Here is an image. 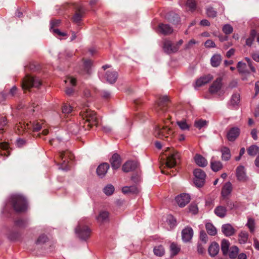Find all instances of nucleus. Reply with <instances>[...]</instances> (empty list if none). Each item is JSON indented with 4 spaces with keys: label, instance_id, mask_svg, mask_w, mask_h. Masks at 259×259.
I'll list each match as a JSON object with an SVG mask.
<instances>
[{
    "label": "nucleus",
    "instance_id": "f257e3e1",
    "mask_svg": "<svg viewBox=\"0 0 259 259\" xmlns=\"http://www.w3.org/2000/svg\"><path fill=\"white\" fill-rule=\"evenodd\" d=\"M80 116L82 121H80L79 124L84 131L89 130L93 125H98L99 121L96 113L90 109L88 107H82L80 112Z\"/></svg>",
    "mask_w": 259,
    "mask_h": 259
},
{
    "label": "nucleus",
    "instance_id": "f03ea898",
    "mask_svg": "<svg viewBox=\"0 0 259 259\" xmlns=\"http://www.w3.org/2000/svg\"><path fill=\"white\" fill-rule=\"evenodd\" d=\"M11 203L15 211L23 212L26 210L27 202L21 195H14L11 197Z\"/></svg>",
    "mask_w": 259,
    "mask_h": 259
},
{
    "label": "nucleus",
    "instance_id": "7ed1b4c3",
    "mask_svg": "<svg viewBox=\"0 0 259 259\" xmlns=\"http://www.w3.org/2000/svg\"><path fill=\"white\" fill-rule=\"evenodd\" d=\"M41 85V82L38 77L29 75L25 76L22 82V87L24 91L29 90L32 87L38 88Z\"/></svg>",
    "mask_w": 259,
    "mask_h": 259
},
{
    "label": "nucleus",
    "instance_id": "20e7f679",
    "mask_svg": "<svg viewBox=\"0 0 259 259\" xmlns=\"http://www.w3.org/2000/svg\"><path fill=\"white\" fill-rule=\"evenodd\" d=\"M75 233L79 238L86 240L91 235V230L87 225H84L82 221H80L75 230Z\"/></svg>",
    "mask_w": 259,
    "mask_h": 259
},
{
    "label": "nucleus",
    "instance_id": "39448f33",
    "mask_svg": "<svg viewBox=\"0 0 259 259\" xmlns=\"http://www.w3.org/2000/svg\"><path fill=\"white\" fill-rule=\"evenodd\" d=\"M172 133V130L167 126H157L154 131L155 137L162 139H166L167 141L171 139Z\"/></svg>",
    "mask_w": 259,
    "mask_h": 259
},
{
    "label": "nucleus",
    "instance_id": "423d86ee",
    "mask_svg": "<svg viewBox=\"0 0 259 259\" xmlns=\"http://www.w3.org/2000/svg\"><path fill=\"white\" fill-rule=\"evenodd\" d=\"M194 175L195 185L198 187H202L205 182L206 174L205 172L200 168H197L194 170Z\"/></svg>",
    "mask_w": 259,
    "mask_h": 259
},
{
    "label": "nucleus",
    "instance_id": "0eeeda50",
    "mask_svg": "<svg viewBox=\"0 0 259 259\" xmlns=\"http://www.w3.org/2000/svg\"><path fill=\"white\" fill-rule=\"evenodd\" d=\"M180 154L177 151L172 150V151L167 156L166 165L168 167H174L180 160Z\"/></svg>",
    "mask_w": 259,
    "mask_h": 259
},
{
    "label": "nucleus",
    "instance_id": "6e6552de",
    "mask_svg": "<svg viewBox=\"0 0 259 259\" xmlns=\"http://www.w3.org/2000/svg\"><path fill=\"white\" fill-rule=\"evenodd\" d=\"M163 50L167 54H171L177 53L178 51V48L175 44L168 39H165L163 42Z\"/></svg>",
    "mask_w": 259,
    "mask_h": 259
},
{
    "label": "nucleus",
    "instance_id": "1a4fd4ad",
    "mask_svg": "<svg viewBox=\"0 0 259 259\" xmlns=\"http://www.w3.org/2000/svg\"><path fill=\"white\" fill-rule=\"evenodd\" d=\"M190 200V196L189 194L183 193L176 197V201L181 207H184Z\"/></svg>",
    "mask_w": 259,
    "mask_h": 259
},
{
    "label": "nucleus",
    "instance_id": "9d476101",
    "mask_svg": "<svg viewBox=\"0 0 259 259\" xmlns=\"http://www.w3.org/2000/svg\"><path fill=\"white\" fill-rule=\"evenodd\" d=\"M193 236V230L190 227L187 226L182 231V238L184 242H189Z\"/></svg>",
    "mask_w": 259,
    "mask_h": 259
},
{
    "label": "nucleus",
    "instance_id": "9b49d317",
    "mask_svg": "<svg viewBox=\"0 0 259 259\" xmlns=\"http://www.w3.org/2000/svg\"><path fill=\"white\" fill-rule=\"evenodd\" d=\"M44 123H42L41 121H36L32 123H30V124H27L26 125H24L23 126H21L22 130L24 129L25 130H31L33 132H38L42 127H45V126H43Z\"/></svg>",
    "mask_w": 259,
    "mask_h": 259
},
{
    "label": "nucleus",
    "instance_id": "f8f14e48",
    "mask_svg": "<svg viewBox=\"0 0 259 259\" xmlns=\"http://www.w3.org/2000/svg\"><path fill=\"white\" fill-rule=\"evenodd\" d=\"M213 79V76L211 74H207L202 76L198 79L195 82L194 88L197 89V88L202 87V85L207 83Z\"/></svg>",
    "mask_w": 259,
    "mask_h": 259
},
{
    "label": "nucleus",
    "instance_id": "ddd939ff",
    "mask_svg": "<svg viewBox=\"0 0 259 259\" xmlns=\"http://www.w3.org/2000/svg\"><path fill=\"white\" fill-rule=\"evenodd\" d=\"M236 176L238 181L245 182L247 180L245 168L242 165L238 166L236 169Z\"/></svg>",
    "mask_w": 259,
    "mask_h": 259
},
{
    "label": "nucleus",
    "instance_id": "4468645a",
    "mask_svg": "<svg viewBox=\"0 0 259 259\" xmlns=\"http://www.w3.org/2000/svg\"><path fill=\"white\" fill-rule=\"evenodd\" d=\"M222 86V78H217L210 86L209 91L211 94H215L221 90Z\"/></svg>",
    "mask_w": 259,
    "mask_h": 259
},
{
    "label": "nucleus",
    "instance_id": "2eb2a0df",
    "mask_svg": "<svg viewBox=\"0 0 259 259\" xmlns=\"http://www.w3.org/2000/svg\"><path fill=\"white\" fill-rule=\"evenodd\" d=\"M158 30L161 34L167 35L172 33L174 29L169 24L160 23L158 25Z\"/></svg>",
    "mask_w": 259,
    "mask_h": 259
},
{
    "label": "nucleus",
    "instance_id": "dca6fc26",
    "mask_svg": "<svg viewBox=\"0 0 259 259\" xmlns=\"http://www.w3.org/2000/svg\"><path fill=\"white\" fill-rule=\"evenodd\" d=\"M240 129L237 127L231 128L228 132L227 137L229 141H234L239 136Z\"/></svg>",
    "mask_w": 259,
    "mask_h": 259
},
{
    "label": "nucleus",
    "instance_id": "f3484780",
    "mask_svg": "<svg viewBox=\"0 0 259 259\" xmlns=\"http://www.w3.org/2000/svg\"><path fill=\"white\" fill-rule=\"evenodd\" d=\"M138 163L135 161H128L125 162L122 166V169L123 171L127 172L133 171L138 167Z\"/></svg>",
    "mask_w": 259,
    "mask_h": 259
},
{
    "label": "nucleus",
    "instance_id": "a211bd4d",
    "mask_svg": "<svg viewBox=\"0 0 259 259\" xmlns=\"http://www.w3.org/2000/svg\"><path fill=\"white\" fill-rule=\"evenodd\" d=\"M110 162L113 169H117L119 168L121 163L119 155L117 153L114 154L110 159Z\"/></svg>",
    "mask_w": 259,
    "mask_h": 259
},
{
    "label": "nucleus",
    "instance_id": "6ab92c4d",
    "mask_svg": "<svg viewBox=\"0 0 259 259\" xmlns=\"http://www.w3.org/2000/svg\"><path fill=\"white\" fill-rule=\"evenodd\" d=\"M168 101L167 96H164L159 99L156 105V110H161L162 112L166 111V103Z\"/></svg>",
    "mask_w": 259,
    "mask_h": 259
},
{
    "label": "nucleus",
    "instance_id": "aec40b11",
    "mask_svg": "<svg viewBox=\"0 0 259 259\" xmlns=\"http://www.w3.org/2000/svg\"><path fill=\"white\" fill-rule=\"evenodd\" d=\"M109 168V164L107 163H103L98 166L97 168V174L101 178L104 177Z\"/></svg>",
    "mask_w": 259,
    "mask_h": 259
},
{
    "label": "nucleus",
    "instance_id": "412c9836",
    "mask_svg": "<svg viewBox=\"0 0 259 259\" xmlns=\"http://www.w3.org/2000/svg\"><path fill=\"white\" fill-rule=\"evenodd\" d=\"M222 232L227 237L232 236L235 233V229L229 224H226L222 225Z\"/></svg>",
    "mask_w": 259,
    "mask_h": 259
},
{
    "label": "nucleus",
    "instance_id": "4be33fe9",
    "mask_svg": "<svg viewBox=\"0 0 259 259\" xmlns=\"http://www.w3.org/2000/svg\"><path fill=\"white\" fill-rule=\"evenodd\" d=\"M232 191V185L231 182L226 183L222 189L221 195L225 198L229 195Z\"/></svg>",
    "mask_w": 259,
    "mask_h": 259
},
{
    "label": "nucleus",
    "instance_id": "5701e85b",
    "mask_svg": "<svg viewBox=\"0 0 259 259\" xmlns=\"http://www.w3.org/2000/svg\"><path fill=\"white\" fill-rule=\"evenodd\" d=\"M227 208L223 205H218L214 209L215 214L220 218H224L227 215Z\"/></svg>",
    "mask_w": 259,
    "mask_h": 259
},
{
    "label": "nucleus",
    "instance_id": "b1692460",
    "mask_svg": "<svg viewBox=\"0 0 259 259\" xmlns=\"http://www.w3.org/2000/svg\"><path fill=\"white\" fill-rule=\"evenodd\" d=\"M118 73L114 71H108L106 73L105 77L107 82L114 83L117 80Z\"/></svg>",
    "mask_w": 259,
    "mask_h": 259
},
{
    "label": "nucleus",
    "instance_id": "393cba45",
    "mask_svg": "<svg viewBox=\"0 0 259 259\" xmlns=\"http://www.w3.org/2000/svg\"><path fill=\"white\" fill-rule=\"evenodd\" d=\"M220 250V246L218 243L212 242L208 248V253L211 257H214L218 254Z\"/></svg>",
    "mask_w": 259,
    "mask_h": 259
},
{
    "label": "nucleus",
    "instance_id": "a878e982",
    "mask_svg": "<svg viewBox=\"0 0 259 259\" xmlns=\"http://www.w3.org/2000/svg\"><path fill=\"white\" fill-rule=\"evenodd\" d=\"M109 213L105 210L101 211L99 215L97 217L96 219L98 222L104 223L109 221Z\"/></svg>",
    "mask_w": 259,
    "mask_h": 259
},
{
    "label": "nucleus",
    "instance_id": "bb28decb",
    "mask_svg": "<svg viewBox=\"0 0 259 259\" xmlns=\"http://www.w3.org/2000/svg\"><path fill=\"white\" fill-rule=\"evenodd\" d=\"M222 153V159L224 161H228L231 158L230 150L226 146H223L221 149Z\"/></svg>",
    "mask_w": 259,
    "mask_h": 259
},
{
    "label": "nucleus",
    "instance_id": "cd10ccee",
    "mask_svg": "<svg viewBox=\"0 0 259 259\" xmlns=\"http://www.w3.org/2000/svg\"><path fill=\"white\" fill-rule=\"evenodd\" d=\"M83 130L82 126L80 125L79 126L77 124L73 123H71L68 125V130L69 132L71 133L72 134L76 135L80 131H81Z\"/></svg>",
    "mask_w": 259,
    "mask_h": 259
},
{
    "label": "nucleus",
    "instance_id": "c85d7f7f",
    "mask_svg": "<svg viewBox=\"0 0 259 259\" xmlns=\"http://www.w3.org/2000/svg\"><path fill=\"white\" fill-rule=\"evenodd\" d=\"M194 159L195 162L199 166L205 167L207 165V160L200 154H196Z\"/></svg>",
    "mask_w": 259,
    "mask_h": 259
},
{
    "label": "nucleus",
    "instance_id": "c756f323",
    "mask_svg": "<svg viewBox=\"0 0 259 259\" xmlns=\"http://www.w3.org/2000/svg\"><path fill=\"white\" fill-rule=\"evenodd\" d=\"M222 61V57L220 54H214L210 59L211 65L213 67H218Z\"/></svg>",
    "mask_w": 259,
    "mask_h": 259
},
{
    "label": "nucleus",
    "instance_id": "7c9ffc66",
    "mask_svg": "<svg viewBox=\"0 0 259 259\" xmlns=\"http://www.w3.org/2000/svg\"><path fill=\"white\" fill-rule=\"evenodd\" d=\"M122 191L124 194H128V193H132V194H136L138 193L139 190L138 187L135 186H131L130 187L125 186L123 187L122 189Z\"/></svg>",
    "mask_w": 259,
    "mask_h": 259
},
{
    "label": "nucleus",
    "instance_id": "2f4dec72",
    "mask_svg": "<svg viewBox=\"0 0 259 259\" xmlns=\"http://www.w3.org/2000/svg\"><path fill=\"white\" fill-rule=\"evenodd\" d=\"M210 165L212 170L215 172L218 171L223 167V165L221 161H215L212 159L210 161Z\"/></svg>",
    "mask_w": 259,
    "mask_h": 259
},
{
    "label": "nucleus",
    "instance_id": "473e14b6",
    "mask_svg": "<svg viewBox=\"0 0 259 259\" xmlns=\"http://www.w3.org/2000/svg\"><path fill=\"white\" fill-rule=\"evenodd\" d=\"M205 229L207 233L211 236H214L217 233L216 228L210 223L205 224Z\"/></svg>",
    "mask_w": 259,
    "mask_h": 259
},
{
    "label": "nucleus",
    "instance_id": "72a5a7b5",
    "mask_svg": "<svg viewBox=\"0 0 259 259\" xmlns=\"http://www.w3.org/2000/svg\"><path fill=\"white\" fill-rule=\"evenodd\" d=\"M257 32L254 29H252L250 32L249 37L246 39L245 45L251 47L256 36Z\"/></svg>",
    "mask_w": 259,
    "mask_h": 259
},
{
    "label": "nucleus",
    "instance_id": "f704fd0d",
    "mask_svg": "<svg viewBox=\"0 0 259 259\" xmlns=\"http://www.w3.org/2000/svg\"><path fill=\"white\" fill-rule=\"evenodd\" d=\"M239 253V248L236 246H232L230 247L228 254L231 259L235 258Z\"/></svg>",
    "mask_w": 259,
    "mask_h": 259
},
{
    "label": "nucleus",
    "instance_id": "c9c22d12",
    "mask_svg": "<svg viewBox=\"0 0 259 259\" xmlns=\"http://www.w3.org/2000/svg\"><path fill=\"white\" fill-rule=\"evenodd\" d=\"M230 242L228 240L223 239L221 243V250L223 254L224 255L228 254V251L229 250Z\"/></svg>",
    "mask_w": 259,
    "mask_h": 259
},
{
    "label": "nucleus",
    "instance_id": "e433bc0d",
    "mask_svg": "<svg viewBox=\"0 0 259 259\" xmlns=\"http://www.w3.org/2000/svg\"><path fill=\"white\" fill-rule=\"evenodd\" d=\"M248 239V234L245 231H241L238 235V241L240 244H245Z\"/></svg>",
    "mask_w": 259,
    "mask_h": 259
},
{
    "label": "nucleus",
    "instance_id": "4c0bfd02",
    "mask_svg": "<svg viewBox=\"0 0 259 259\" xmlns=\"http://www.w3.org/2000/svg\"><path fill=\"white\" fill-rule=\"evenodd\" d=\"M247 152L249 156H254L259 152V147L255 145H251L247 148Z\"/></svg>",
    "mask_w": 259,
    "mask_h": 259
},
{
    "label": "nucleus",
    "instance_id": "58836bf2",
    "mask_svg": "<svg viewBox=\"0 0 259 259\" xmlns=\"http://www.w3.org/2000/svg\"><path fill=\"white\" fill-rule=\"evenodd\" d=\"M240 95L238 93L234 94L230 100V105L235 107L237 106L240 102Z\"/></svg>",
    "mask_w": 259,
    "mask_h": 259
},
{
    "label": "nucleus",
    "instance_id": "ea45409f",
    "mask_svg": "<svg viewBox=\"0 0 259 259\" xmlns=\"http://www.w3.org/2000/svg\"><path fill=\"white\" fill-rule=\"evenodd\" d=\"M237 69L239 72L244 74H248L250 72L247 69V65L245 63L239 62L237 64Z\"/></svg>",
    "mask_w": 259,
    "mask_h": 259
},
{
    "label": "nucleus",
    "instance_id": "a19ab883",
    "mask_svg": "<svg viewBox=\"0 0 259 259\" xmlns=\"http://www.w3.org/2000/svg\"><path fill=\"white\" fill-rule=\"evenodd\" d=\"M92 65V62L90 60H87L83 63V73L84 74H90L91 73V68Z\"/></svg>",
    "mask_w": 259,
    "mask_h": 259
},
{
    "label": "nucleus",
    "instance_id": "79ce46f5",
    "mask_svg": "<svg viewBox=\"0 0 259 259\" xmlns=\"http://www.w3.org/2000/svg\"><path fill=\"white\" fill-rule=\"evenodd\" d=\"M83 12L82 8H79L78 12H76L73 17V20L74 22L78 23L80 21L82 17Z\"/></svg>",
    "mask_w": 259,
    "mask_h": 259
},
{
    "label": "nucleus",
    "instance_id": "37998d69",
    "mask_svg": "<svg viewBox=\"0 0 259 259\" xmlns=\"http://www.w3.org/2000/svg\"><path fill=\"white\" fill-rule=\"evenodd\" d=\"M153 251L154 254L159 256H162L164 253V249L162 245H158L154 248Z\"/></svg>",
    "mask_w": 259,
    "mask_h": 259
},
{
    "label": "nucleus",
    "instance_id": "c03bdc74",
    "mask_svg": "<svg viewBox=\"0 0 259 259\" xmlns=\"http://www.w3.org/2000/svg\"><path fill=\"white\" fill-rule=\"evenodd\" d=\"M177 124L182 131L189 130L190 125L187 124L186 120H182L177 122Z\"/></svg>",
    "mask_w": 259,
    "mask_h": 259
},
{
    "label": "nucleus",
    "instance_id": "a18cd8bd",
    "mask_svg": "<svg viewBox=\"0 0 259 259\" xmlns=\"http://www.w3.org/2000/svg\"><path fill=\"white\" fill-rule=\"evenodd\" d=\"M207 124V121L205 120H203L202 119L196 120L194 122V126L198 128L201 129L202 127L205 126Z\"/></svg>",
    "mask_w": 259,
    "mask_h": 259
},
{
    "label": "nucleus",
    "instance_id": "49530a36",
    "mask_svg": "<svg viewBox=\"0 0 259 259\" xmlns=\"http://www.w3.org/2000/svg\"><path fill=\"white\" fill-rule=\"evenodd\" d=\"M103 191L106 195L110 196L113 193L114 191V187L112 185L108 184L105 187Z\"/></svg>",
    "mask_w": 259,
    "mask_h": 259
},
{
    "label": "nucleus",
    "instance_id": "de8ad7c7",
    "mask_svg": "<svg viewBox=\"0 0 259 259\" xmlns=\"http://www.w3.org/2000/svg\"><path fill=\"white\" fill-rule=\"evenodd\" d=\"M170 249L171 253L172 255H175L179 253V252L180 250V248L178 246V245L177 244L175 243H172L170 245Z\"/></svg>",
    "mask_w": 259,
    "mask_h": 259
},
{
    "label": "nucleus",
    "instance_id": "09e8293b",
    "mask_svg": "<svg viewBox=\"0 0 259 259\" xmlns=\"http://www.w3.org/2000/svg\"><path fill=\"white\" fill-rule=\"evenodd\" d=\"M72 111V107L67 104H64L62 108V112L65 114H68Z\"/></svg>",
    "mask_w": 259,
    "mask_h": 259
},
{
    "label": "nucleus",
    "instance_id": "8fccbe9b",
    "mask_svg": "<svg viewBox=\"0 0 259 259\" xmlns=\"http://www.w3.org/2000/svg\"><path fill=\"white\" fill-rule=\"evenodd\" d=\"M206 13L209 17L214 18L217 16V12L212 7H209L206 9Z\"/></svg>",
    "mask_w": 259,
    "mask_h": 259
},
{
    "label": "nucleus",
    "instance_id": "3c124183",
    "mask_svg": "<svg viewBox=\"0 0 259 259\" xmlns=\"http://www.w3.org/2000/svg\"><path fill=\"white\" fill-rule=\"evenodd\" d=\"M247 226L249 228L250 231L251 232H253L254 229V221L251 218H249L248 219L247 223L246 224Z\"/></svg>",
    "mask_w": 259,
    "mask_h": 259
},
{
    "label": "nucleus",
    "instance_id": "603ef678",
    "mask_svg": "<svg viewBox=\"0 0 259 259\" xmlns=\"http://www.w3.org/2000/svg\"><path fill=\"white\" fill-rule=\"evenodd\" d=\"M233 30V27L229 24H226L223 27V31L226 34L231 33Z\"/></svg>",
    "mask_w": 259,
    "mask_h": 259
},
{
    "label": "nucleus",
    "instance_id": "864d4df0",
    "mask_svg": "<svg viewBox=\"0 0 259 259\" xmlns=\"http://www.w3.org/2000/svg\"><path fill=\"white\" fill-rule=\"evenodd\" d=\"M72 55L73 53L67 50H65L64 52L60 53L59 54V58L60 59H62L64 57V56L69 58L72 57Z\"/></svg>",
    "mask_w": 259,
    "mask_h": 259
},
{
    "label": "nucleus",
    "instance_id": "5fc2aeb1",
    "mask_svg": "<svg viewBox=\"0 0 259 259\" xmlns=\"http://www.w3.org/2000/svg\"><path fill=\"white\" fill-rule=\"evenodd\" d=\"M200 239L203 242L204 244H206L208 241V236L204 231H200Z\"/></svg>",
    "mask_w": 259,
    "mask_h": 259
},
{
    "label": "nucleus",
    "instance_id": "6e6d98bb",
    "mask_svg": "<svg viewBox=\"0 0 259 259\" xmlns=\"http://www.w3.org/2000/svg\"><path fill=\"white\" fill-rule=\"evenodd\" d=\"M48 240V237L47 235L42 234L39 236L37 240H36V244H42L45 243Z\"/></svg>",
    "mask_w": 259,
    "mask_h": 259
},
{
    "label": "nucleus",
    "instance_id": "4d7b16f0",
    "mask_svg": "<svg viewBox=\"0 0 259 259\" xmlns=\"http://www.w3.org/2000/svg\"><path fill=\"white\" fill-rule=\"evenodd\" d=\"M187 6L191 10H194L196 8V2L195 0H187Z\"/></svg>",
    "mask_w": 259,
    "mask_h": 259
},
{
    "label": "nucleus",
    "instance_id": "13d9d810",
    "mask_svg": "<svg viewBox=\"0 0 259 259\" xmlns=\"http://www.w3.org/2000/svg\"><path fill=\"white\" fill-rule=\"evenodd\" d=\"M15 224L19 227H24L26 226L27 222L23 219H18L15 221Z\"/></svg>",
    "mask_w": 259,
    "mask_h": 259
},
{
    "label": "nucleus",
    "instance_id": "bf43d9fd",
    "mask_svg": "<svg viewBox=\"0 0 259 259\" xmlns=\"http://www.w3.org/2000/svg\"><path fill=\"white\" fill-rule=\"evenodd\" d=\"M7 120L5 117L0 118V131L3 130L4 127L7 124Z\"/></svg>",
    "mask_w": 259,
    "mask_h": 259
},
{
    "label": "nucleus",
    "instance_id": "052dcab7",
    "mask_svg": "<svg viewBox=\"0 0 259 259\" xmlns=\"http://www.w3.org/2000/svg\"><path fill=\"white\" fill-rule=\"evenodd\" d=\"M205 47L208 48H215V44L212 40L208 39L205 42Z\"/></svg>",
    "mask_w": 259,
    "mask_h": 259
},
{
    "label": "nucleus",
    "instance_id": "680f3d73",
    "mask_svg": "<svg viewBox=\"0 0 259 259\" xmlns=\"http://www.w3.org/2000/svg\"><path fill=\"white\" fill-rule=\"evenodd\" d=\"M17 93V88L16 86H13L11 90H10V92L8 94H7L8 97H14L16 95V94Z\"/></svg>",
    "mask_w": 259,
    "mask_h": 259
},
{
    "label": "nucleus",
    "instance_id": "e2e57ef3",
    "mask_svg": "<svg viewBox=\"0 0 259 259\" xmlns=\"http://www.w3.org/2000/svg\"><path fill=\"white\" fill-rule=\"evenodd\" d=\"M197 42L193 39H191L187 44L185 46L184 49L188 50L192 47L193 45L196 44Z\"/></svg>",
    "mask_w": 259,
    "mask_h": 259
},
{
    "label": "nucleus",
    "instance_id": "0e129e2a",
    "mask_svg": "<svg viewBox=\"0 0 259 259\" xmlns=\"http://www.w3.org/2000/svg\"><path fill=\"white\" fill-rule=\"evenodd\" d=\"M66 83H69V84L74 86L76 84V79L71 77H69L65 80Z\"/></svg>",
    "mask_w": 259,
    "mask_h": 259
},
{
    "label": "nucleus",
    "instance_id": "69168bd1",
    "mask_svg": "<svg viewBox=\"0 0 259 259\" xmlns=\"http://www.w3.org/2000/svg\"><path fill=\"white\" fill-rule=\"evenodd\" d=\"M197 251L199 254H203L205 252V249L202 244L198 243L197 244Z\"/></svg>",
    "mask_w": 259,
    "mask_h": 259
},
{
    "label": "nucleus",
    "instance_id": "338daca9",
    "mask_svg": "<svg viewBox=\"0 0 259 259\" xmlns=\"http://www.w3.org/2000/svg\"><path fill=\"white\" fill-rule=\"evenodd\" d=\"M60 23V20H53L51 21V29H53V28L56 26H57Z\"/></svg>",
    "mask_w": 259,
    "mask_h": 259
},
{
    "label": "nucleus",
    "instance_id": "774afa93",
    "mask_svg": "<svg viewBox=\"0 0 259 259\" xmlns=\"http://www.w3.org/2000/svg\"><path fill=\"white\" fill-rule=\"evenodd\" d=\"M176 223H177L176 220L175 218H174L172 217H171L168 219V224L170 226L171 228H173V227H175L177 225Z\"/></svg>",
    "mask_w": 259,
    "mask_h": 259
}]
</instances>
